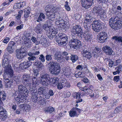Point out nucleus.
<instances>
[{
	"label": "nucleus",
	"mask_w": 122,
	"mask_h": 122,
	"mask_svg": "<svg viewBox=\"0 0 122 122\" xmlns=\"http://www.w3.org/2000/svg\"><path fill=\"white\" fill-rule=\"evenodd\" d=\"M18 88L19 93L17 96L14 95V99L18 103H20L25 100V97L27 96L29 91L25 86L21 85L18 86Z\"/></svg>",
	"instance_id": "f257e3e1"
},
{
	"label": "nucleus",
	"mask_w": 122,
	"mask_h": 122,
	"mask_svg": "<svg viewBox=\"0 0 122 122\" xmlns=\"http://www.w3.org/2000/svg\"><path fill=\"white\" fill-rule=\"evenodd\" d=\"M120 20V18L118 16L115 17L114 19H110L109 22L110 26L112 29L114 30H117L120 28L122 26Z\"/></svg>",
	"instance_id": "f03ea898"
},
{
	"label": "nucleus",
	"mask_w": 122,
	"mask_h": 122,
	"mask_svg": "<svg viewBox=\"0 0 122 122\" xmlns=\"http://www.w3.org/2000/svg\"><path fill=\"white\" fill-rule=\"evenodd\" d=\"M51 79L50 76L47 73H43L40 75V82L43 86H48Z\"/></svg>",
	"instance_id": "7ed1b4c3"
},
{
	"label": "nucleus",
	"mask_w": 122,
	"mask_h": 122,
	"mask_svg": "<svg viewBox=\"0 0 122 122\" xmlns=\"http://www.w3.org/2000/svg\"><path fill=\"white\" fill-rule=\"evenodd\" d=\"M71 33L73 36L76 35L79 37L82 38L83 31L80 25H76L73 27L71 30Z\"/></svg>",
	"instance_id": "20e7f679"
},
{
	"label": "nucleus",
	"mask_w": 122,
	"mask_h": 122,
	"mask_svg": "<svg viewBox=\"0 0 122 122\" xmlns=\"http://www.w3.org/2000/svg\"><path fill=\"white\" fill-rule=\"evenodd\" d=\"M49 64H50L51 66V67H49V69L50 70H51V69L53 67L52 70L53 71L52 74L56 75L60 73V67L58 63L53 61H50L48 63V65Z\"/></svg>",
	"instance_id": "39448f33"
},
{
	"label": "nucleus",
	"mask_w": 122,
	"mask_h": 122,
	"mask_svg": "<svg viewBox=\"0 0 122 122\" xmlns=\"http://www.w3.org/2000/svg\"><path fill=\"white\" fill-rule=\"evenodd\" d=\"M49 64H50L51 66V67H49V69L50 70H51V69L53 67L52 70L53 71L52 74L56 75L60 73V67L58 63L53 61H50L48 63V65Z\"/></svg>",
	"instance_id": "423d86ee"
},
{
	"label": "nucleus",
	"mask_w": 122,
	"mask_h": 122,
	"mask_svg": "<svg viewBox=\"0 0 122 122\" xmlns=\"http://www.w3.org/2000/svg\"><path fill=\"white\" fill-rule=\"evenodd\" d=\"M69 44L71 47H73L75 49H80L81 46V43L79 40H78L75 37H72L69 43Z\"/></svg>",
	"instance_id": "0eeeda50"
},
{
	"label": "nucleus",
	"mask_w": 122,
	"mask_h": 122,
	"mask_svg": "<svg viewBox=\"0 0 122 122\" xmlns=\"http://www.w3.org/2000/svg\"><path fill=\"white\" fill-rule=\"evenodd\" d=\"M92 17L90 15L87 14L86 15L84 23V27L85 29L88 31L90 30L91 23L92 21Z\"/></svg>",
	"instance_id": "6e6552de"
},
{
	"label": "nucleus",
	"mask_w": 122,
	"mask_h": 122,
	"mask_svg": "<svg viewBox=\"0 0 122 122\" xmlns=\"http://www.w3.org/2000/svg\"><path fill=\"white\" fill-rule=\"evenodd\" d=\"M92 25V29L95 32H98L101 31L102 27V25L101 24L100 20H93Z\"/></svg>",
	"instance_id": "1a4fd4ad"
},
{
	"label": "nucleus",
	"mask_w": 122,
	"mask_h": 122,
	"mask_svg": "<svg viewBox=\"0 0 122 122\" xmlns=\"http://www.w3.org/2000/svg\"><path fill=\"white\" fill-rule=\"evenodd\" d=\"M26 55L25 52L23 51L21 49L16 50V57L20 60H21V61L26 56Z\"/></svg>",
	"instance_id": "9d476101"
},
{
	"label": "nucleus",
	"mask_w": 122,
	"mask_h": 122,
	"mask_svg": "<svg viewBox=\"0 0 122 122\" xmlns=\"http://www.w3.org/2000/svg\"><path fill=\"white\" fill-rule=\"evenodd\" d=\"M58 8L56 7H53L51 10L50 13H48V18L52 21L56 17L55 13L58 10Z\"/></svg>",
	"instance_id": "9b49d317"
},
{
	"label": "nucleus",
	"mask_w": 122,
	"mask_h": 122,
	"mask_svg": "<svg viewBox=\"0 0 122 122\" xmlns=\"http://www.w3.org/2000/svg\"><path fill=\"white\" fill-rule=\"evenodd\" d=\"M93 0H81V5L86 9L91 7L93 3Z\"/></svg>",
	"instance_id": "f8f14e48"
},
{
	"label": "nucleus",
	"mask_w": 122,
	"mask_h": 122,
	"mask_svg": "<svg viewBox=\"0 0 122 122\" xmlns=\"http://www.w3.org/2000/svg\"><path fill=\"white\" fill-rule=\"evenodd\" d=\"M82 55L84 57L89 60L92 57V53L88 48H83L82 51Z\"/></svg>",
	"instance_id": "ddd939ff"
},
{
	"label": "nucleus",
	"mask_w": 122,
	"mask_h": 122,
	"mask_svg": "<svg viewBox=\"0 0 122 122\" xmlns=\"http://www.w3.org/2000/svg\"><path fill=\"white\" fill-rule=\"evenodd\" d=\"M80 109L76 108L71 110L70 111L69 115L71 117L77 116L80 113Z\"/></svg>",
	"instance_id": "4468645a"
},
{
	"label": "nucleus",
	"mask_w": 122,
	"mask_h": 122,
	"mask_svg": "<svg viewBox=\"0 0 122 122\" xmlns=\"http://www.w3.org/2000/svg\"><path fill=\"white\" fill-rule=\"evenodd\" d=\"M100 37L98 38L99 41L101 43H103L105 41L107 38L106 33L104 32H102L99 33Z\"/></svg>",
	"instance_id": "2eb2a0df"
},
{
	"label": "nucleus",
	"mask_w": 122,
	"mask_h": 122,
	"mask_svg": "<svg viewBox=\"0 0 122 122\" xmlns=\"http://www.w3.org/2000/svg\"><path fill=\"white\" fill-rule=\"evenodd\" d=\"M2 66L5 68L7 69H11L9 61L7 58H5L3 60Z\"/></svg>",
	"instance_id": "dca6fc26"
},
{
	"label": "nucleus",
	"mask_w": 122,
	"mask_h": 122,
	"mask_svg": "<svg viewBox=\"0 0 122 122\" xmlns=\"http://www.w3.org/2000/svg\"><path fill=\"white\" fill-rule=\"evenodd\" d=\"M31 64V62L30 61H25L21 63L20 65V67L23 70L27 68Z\"/></svg>",
	"instance_id": "f3484780"
},
{
	"label": "nucleus",
	"mask_w": 122,
	"mask_h": 122,
	"mask_svg": "<svg viewBox=\"0 0 122 122\" xmlns=\"http://www.w3.org/2000/svg\"><path fill=\"white\" fill-rule=\"evenodd\" d=\"M8 75H9V76L11 77H13V70L12 69H10L6 70V71L4 73L3 76V77L4 80V81H6V80L9 79L6 77Z\"/></svg>",
	"instance_id": "a211bd4d"
},
{
	"label": "nucleus",
	"mask_w": 122,
	"mask_h": 122,
	"mask_svg": "<svg viewBox=\"0 0 122 122\" xmlns=\"http://www.w3.org/2000/svg\"><path fill=\"white\" fill-rule=\"evenodd\" d=\"M103 51L107 54L111 55L113 52L112 48L110 47L107 46L103 47L102 48Z\"/></svg>",
	"instance_id": "6ab92c4d"
},
{
	"label": "nucleus",
	"mask_w": 122,
	"mask_h": 122,
	"mask_svg": "<svg viewBox=\"0 0 122 122\" xmlns=\"http://www.w3.org/2000/svg\"><path fill=\"white\" fill-rule=\"evenodd\" d=\"M87 31L86 33H83V37L85 39V40L88 41H91L92 37V35L89 32V31H88L87 30Z\"/></svg>",
	"instance_id": "aec40b11"
},
{
	"label": "nucleus",
	"mask_w": 122,
	"mask_h": 122,
	"mask_svg": "<svg viewBox=\"0 0 122 122\" xmlns=\"http://www.w3.org/2000/svg\"><path fill=\"white\" fill-rule=\"evenodd\" d=\"M48 88L45 87H40L38 90V92L39 94H42L45 95L47 93L48 91Z\"/></svg>",
	"instance_id": "412c9836"
},
{
	"label": "nucleus",
	"mask_w": 122,
	"mask_h": 122,
	"mask_svg": "<svg viewBox=\"0 0 122 122\" xmlns=\"http://www.w3.org/2000/svg\"><path fill=\"white\" fill-rule=\"evenodd\" d=\"M68 38L67 36L61 39L58 41H57L59 44H61V45L65 46L68 42Z\"/></svg>",
	"instance_id": "4be33fe9"
},
{
	"label": "nucleus",
	"mask_w": 122,
	"mask_h": 122,
	"mask_svg": "<svg viewBox=\"0 0 122 122\" xmlns=\"http://www.w3.org/2000/svg\"><path fill=\"white\" fill-rule=\"evenodd\" d=\"M58 15H58L56 20H57V21H59L60 25H61V24L64 23V21L63 19V15L61 13H60Z\"/></svg>",
	"instance_id": "5701e85b"
},
{
	"label": "nucleus",
	"mask_w": 122,
	"mask_h": 122,
	"mask_svg": "<svg viewBox=\"0 0 122 122\" xmlns=\"http://www.w3.org/2000/svg\"><path fill=\"white\" fill-rule=\"evenodd\" d=\"M36 61L34 63L35 65L40 69H44V66L41 61L36 60Z\"/></svg>",
	"instance_id": "b1692460"
},
{
	"label": "nucleus",
	"mask_w": 122,
	"mask_h": 122,
	"mask_svg": "<svg viewBox=\"0 0 122 122\" xmlns=\"http://www.w3.org/2000/svg\"><path fill=\"white\" fill-rule=\"evenodd\" d=\"M99 11L98 15L100 16V19H103L104 18H106V13L105 12L104 10L101 9Z\"/></svg>",
	"instance_id": "393cba45"
},
{
	"label": "nucleus",
	"mask_w": 122,
	"mask_h": 122,
	"mask_svg": "<svg viewBox=\"0 0 122 122\" xmlns=\"http://www.w3.org/2000/svg\"><path fill=\"white\" fill-rule=\"evenodd\" d=\"M5 82V86L6 87H10L13 83V81L12 79L6 80V81H4Z\"/></svg>",
	"instance_id": "a878e982"
},
{
	"label": "nucleus",
	"mask_w": 122,
	"mask_h": 122,
	"mask_svg": "<svg viewBox=\"0 0 122 122\" xmlns=\"http://www.w3.org/2000/svg\"><path fill=\"white\" fill-rule=\"evenodd\" d=\"M113 39L115 40L118 43H121L120 44L121 46H122V37L121 36H115L112 37Z\"/></svg>",
	"instance_id": "bb28decb"
},
{
	"label": "nucleus",
	"mask_w": 122,
	"mask_h": 122,
	"mask_svg": "<svg viewBox=\"0 0 122 122\" xmlns=\"http://www.w3.org/2000/svg\"><path fill=\"white\" fill-rule=\"evenodd\" d=\"M45 18V15L43 13H40L38 17L37 18L36 21L37 22H40V21H43Z\"/></svg>",
	"instance_id": "cd10ccee"
},
{
	"label": "nucleus",
	"mask_w": 122,
	"mask_h": 122,
	"mask_svg": "<svg viewBox=\"0 0 122 122\" xmlns=\"http://www.w3.org/2000/svg\"><path fill=\"white\" fill-rule=\"evenodd\" d=\"M7 113L5 109H4L3 111L0 112V115L2 117V120H4L6 118L7 116Z\"/></svg>",
	"instance_id": "c85d7f7f"
},
{
	"label": "nucleus",
	"mask_w": 122,
	"mask_h": 122,
	"mask_svg": "<svg viewBox=\"0 0 122 122\" xmlns=\"http://www.w3.org/2000/svg\"><path fill=\"white\" fill-rule=\"evenodd\" d=\"M23 80V81H31L32 77L29 75H24L21 77Z\"/></svg>",
	"instance_id": "c756f323"
},
{
	"label": "nucleus",
	"mask_w": 122,
	"mask_h": 122,
	"mask_svg": "<svg viewBox=\"0 0 122 122\" xmlns=\"http://www.w3.org/2000/svg\"><path fill=\"white\" fill-rule=\"evenodd\" d=\"M49 34H51L53 35V36H55L58 33V30L54 28V27L50 28L49 30Z\"/></svg>",
	"instance_id": "7c9ffc66"
},
{
	"label": "nucleus",
	"mask_w": 122,
	"mask_h": 122,
	"mask_svg": "<svg viewBox=\"0 0 122 122\" xmlns=\"http://www.w3.org/2000/svg\"><path fill=\"white\" fill-rule=\"evenodd\" d=\"M55 109L53 107H46L44 109V111L45 113H52L54 111Z\"/></svg>",
	"instance_id": "2f4dec72"
},
{
	"label": "nucleus",
	"mask_w": 122,
	"mask_h": 122,
	"mask_svg": "<svg viewBox=\"0 0 122 122\" xmlns=\"http://www.w3.org/2000/svg\"><path fill=\"white\" fill-rule=\"evenodd\" d=\"M70 59L73 63L76 62L78 60L79 57L76 55L71 54L70 56Z\"/></svg>",
	"instance_id": "473e14b6"
},
{
	"label": "nucleus",
	"mask_w": 122,
	"mask_h": 122,
	"mask_svg": "<svg viewBox=\"0 0 122 122\" xmlns=\"http://www.w3.org/2000/svg\"><path fill=\"white\" fill-rule=\"evenodd\" d=\"M24 84V85L30 88V90L32 91V88L31 85V81H23Z\"/></svg>",
	"instance_id": "72a5a7b5"
},
{
	"label": "nucleus",
	"mask_w": 122,
	"mask_h": 122,
	"mask_svg": "<svg viewBox=\"0 0 122 122\" xmlns=\"http://www.w3.org/2000/svg\"><path fill=\"white\" fill-rule=\"evenodd\" d=\"M61 56H59V54L57 52H56L54 55V59L56 60V61L58 62L61 61L62 58H61Z\"/></svg>",
	"instance_id": "f704fd0d"
},
{
	"label": "nucleus",
	"mask_w": 122,
	"mask_h": 122,
	"mask_svg": "<svg viewBox=\"0 0 122 122\" xmlns=\"http://www.w3.org/2000/svg\"><path fill=\"white\" fill-rule=\"evenodd\" d=\"M41 24L38 25L35 28V32L37 34L40 33L41 32L42 30V27L41 26Z\"/></svg>",
	"instance_id": "c9c22d12"
},
{
	"label": "nucleus",
	"mask_w": 122,
	"mask_h": 122,
	"mask_svg": "<svg viewBox=\"0 0 122 122\" xmlns=\"http://www.w3.org/2000/svg\"><path fill=\"white\" fill-rule=\"evenodd\" d=\"M55 7L49 4L46 6L45 8V9L46 11V13L47 15H48V13H50L51 11H49V10L51 8L53 7Z\"/></svg>",
	"instance_id": "e433bc0d"
},
{
	"label": "nucleus",
	"mask_w": 122,
	"mask_h": 122,
	"mask_svg": "<svg viewBox=\"0 0 122 122\" xmlns=\"http://www.w3.org/2000/svg\"><path fill=\"white\" fill-rule=\"evenodd\" d=\"M61 81L62 82L63 87H70V84L66 80H62Z\"/></svg>",
	"instance_id": "4c0bfd02"
},
{
	"label": "nucleus",
	"mask_w": 122,
	"mask_h": 122,
	"mask_svg": "<svg viewBox=\"0 0 122 122\" xmlns=\"http://www.w3.org/2000/svg\"><path fill=\"white\" fill-rule=\"evenodd\" d=\"M66 35L64 33L60 34L58 36L56 37V41H58L60 40L65 37Z\"/></svg>",
	"instance_id": "58836bf2"
},
{
	"label": "nucleus",
	"mask_w": 122,
	"mask_h": 122,
	"mask_svg": "<svg viewBox=\"0 0 122 122\" xmlns=\"http://www.w3.org/2000/svg\"><path fill=\"white\" fill-rule=\"evenodd\" d=\"M24 43L26 46L27 47L29 48L31 46L32 42L30 40H28L25 41Z\"/></svg>",
	"instance_id": "ea45409f"
},
{
	"label": "nucleus",
	"mask_w": 122,
	"mask_h": 122,
	"mask_svg": "<svg viewBox=\"0 0 122 122\" xmlns=\"http://www.w3.org/2000/svg\"><path fill=\"white\" fill-rule=\"evenodd\" d=\"M80 94L79 93H77L76 94V98L77 99L76 101V103H77L82 101V100L80 97Z\"/></svg>",
	"instance_id": "a19ab883"
},
{
	"label": "nucleus",
	"mask_w": 122,
	"mask_h": 122,
	"mask_svg": "<svg viewBox=\"0 0 122 122\" xmlns=\"http://www.w3.org/2000/svg\"><path fill=\"white\" fill-rule=\"evenodd\" d=\"M30 52H29L28 53V55L30 56L28 58V59L29 60L28 61H34L36 59V57L34 55H31Z\"/></svg>",
	"instance_id": "79ce46f5"
},
{
	"label": "nucleus",
	"mask_w": 122,
	"mask_h": 122,
	"mask_svg": "<svg viewBox=\"0 0 122 122\" xmlns=\"http://www.w3.org/2000/svg\"><path fill=\"white\" fill-rule=\"evenodd\" d=\"M53 56L51 54H47L45 56L46 60L47 61H52Z\"/></svg>",
	"instance_id": "37998d69"
},
{
	"label": "nucleus",
	"mask_w": 122,
	"mask_h": 122,
	"mask_svg": "<svg viewBox=\"0 0 122 122\" xmlns=\"http://www.w3.org/2000/svg\"><path fill=\"white\" fill-rule=\"evenodd\" d=\"M16 43L14 41H10L9 43L8 46L10 48H12L14 49L15 46V44Z\"/></svg>",
	"instance_id": "c03bdc74"
},
{
	"label": "nucleus",
	"mask_w": 122,
	"mask_h": 122,
	"mask_svg": "<svg viewBox=\"0 0 122 122\" xmlns=\"http://www.w3.org/2000/svg\"><path fill=\"white\" fill-rule=\"evenodd\" d=\"M51 78V80H52V82L54 84H55L56 85H57V84L59 82V78L57 77H54L53 78Z\"/></svg>",
	"instance_id": "a18cd8bd"
},
{
	"label": "nucleus",
	"mask_w": 122,
	"mask_h": 122,
	"mask_svg": "<svg viewBox=\"0 0 122 122\" xmlns=\"http://www.w3.org/2000/svg\"><path fill=\"white\" fill-rule=\"evenodd\" d=\"M51 26L50 25H47L46 24H44L42 26L43 29L46 31L49 30H50Z\"/></svg>",
	"instance_id": "49530a36"
},
{
	"label": "nucleus",
	"mask_w": 122,
	"mask_h": 122,
	"mask_svg": "<svg viewBox=\"0 0 122 122\" xmlns=\"http://www.w3.org/2000/svg\"><path fill=\"white\" fill-rule=\"evenodd\" d=\"M25 5V2H20L17 4V8H20L23 7Z\"/></svg>",
	"instance_id": "de8ad7c7"
},
{
	"label": "nucleus",
	"mask_w": 122,
	"mask_h": 122,
	"mask_svg": "<svg viewBox=\"0 0 122 122\" xmlns=\"http://www.w3.org/2000/svg\"><path fill=\"white\" fill-rule=\"evenodd\" d=\"M33 53L30 52V55H34L35 56L39 55L40 53V52L39 51H37V49L36 50L33 49Z\"/></svg>",
	"instance_id": "09e8293b"
},
{
	"label": "nucleus",
	"mask_w": 122,
	"mask_h": 122,
	"mask_svg": "<svg viewBox=\"0 0 122 122\" xmlns=\"http://www.w3.org/2000/svg\"><path fill=\"white\" fill-rule=\"evenodd\" d=\"M31 80L33 85L37 84L38 83L37 78L35 77H32Z\"/></svg>",
	"instance_id": "8fccbe9b"
},
{
	"label": "nucleus",
	"mask_w": 122,
	"mask_h": 122,
	"mask_svg": "<svg viewBox=\"0 0 122 122\" xmlns=\"http://www.w3.org/2000/svg\"><path fill=\"white\" fill-rule=\"evenodd\" d=\"M101 9L99 7H95L94 9L93 12L94 13H96L97 14H98L99 13V11H100Z\"/></svg>",
	"instance_id": "3c124183"
},
{
	"label": "nucleus",
	"mask_w": 122,
	"mask_h": 122,
	"mask_svg": "<svg viewBox=\"0 0 122 122\" xmlns=\"http://www.w3.org/2000/svg\"><path fill=\"white\" fill-rule=\"evenodd\" d=\"M31 40L34 43H36V45H38L39 43L38 42L36 38L35 37L32 36L31 38Z\"/></svg>",
	"instance_id": "603ef678"
},
{
	"label": "nucleus",
	"mask_w": 122,
	"mask_h": 122,
	"mask_svg": "<svg viewBox=\"0 0 122 122\" xmlns=\"http://www.w3.org/2000/svg\"><path fill=\"white\" fill-rule=\"evenodd\" d=\"M122 110V107L121 106L117 107L114 111V113H115L117 112H119Z\"/></svg>",
	"instance_id": "864d4df0"
},
{
	"label": "nucleus",
	"mask_w": 122,
	"mask_h": 122,
	"mask_svg": "<svg viewBox=\"0 0 122 122\" xmlns=\"http://www.w3.org/2000/svg\"><path fill=\"white\" fill-rule=\"evenodd\" d=\"M39 59L42 62H43L45 61V57L42 54H41L40 55V57L39 58Z\"/></svg>",
	"instance_id": "5fc2aeb1"
},
{
	"label": "nucleus",
	"mask_w": 122,
	"mask_h": 122,
	"mask_svg": "<svg viewBox=\"0 0 122 122\" xmlns=\"http://www.w3.org/2000/svg\"><path fill=\"white\" fill-rule=\"evenodd\" d=\"M14 49L12 48H10L7 47V49L6 50L8 52L10 53H13L14 51Z\"/></svg>",
	"instance_id": "6e6d98bb"
},
{
	"label": "nucleus",
	"mask_w": 122,
	"mask_h": 122,
	"mask_svg": "<svg viewBox=\"0 0 122 122\" xmlns=\"http://www.w3.org/2000/svg\"><path fill=\"white\" fill-rule=\"evenodd\" d=\"M57 85V88L58 89H61L63 87L62 82L59 83L58 82Z\"/></svg>",
	"instance_id": "4d7b16f0"
},
{
	"label": "nucleus",
	"mask_w": 122,
	"mask_h": 122,
	"mask_svg": "<svg viewBox=\"0 0 122 122\" xmlns=\"http://www.w3.org/2000/svg\"><path fill=\"white\" fill-rule=\"evenodd\" d=\"M68 67H69L67 66L66 67H63L62 69L63 72L64 73L66 74H66V73L69 72V70H68Z\"/></svg>",
	"instance_id": "13d9d810"
},
{
	"label": "nucleus",
	"mask_w": 122,
	"mask_h": 122,
	"mask_svg": "<svg viewBox=\"0 0 122 122\" xmlns=\"http://www.w3.org/2000/svg\"><path fill=\"white\" fill-rule=\"evenodd\" d=\"M121 62V60L119 59L114 61V66H117Z\"/></svg>",
	"instance_id": "bf43d9fd"
},
{
	"label": "nucleus",
	"mask_w": 122,
	"mask_h": 122,
	"mask_svg": "<svg viewBox=\"0 0 122 122\" xmlns=\"http://www.w3.org/2000/svg\"><path fill=\"white\" fill-rule=\"evenodd\" d=\"M82 73L81 72H79L75 74V76L76 78L78 77H81L82 76L81 75Z\"/></svg>",
	"instance_id": "052dcab7"
},
{
	"label": "nucleus",
	"mask_w": 122,
	"mask_h": 122,
	"mask_svg": "<svg viewBox=\"0 0 122 122\" xmlns=\"http://www.w3.org/2000/svg\"><path fill=\"white\" fill-rule=\"evenodd\" d=\"M109 66L110 67H112L113 65H114V62L110 59H109Z\"/></svg>",
	"instance_id": "680f3d73"
},
{
	"label": "nucleus",
	"mask_w": 122,
	"mask_h": 122,
	"mask_svg": "<svg viewBox=\"0 0 122 122\" xmlns=\"http://www.w3.org/2000/svg\"><path fill=\"white\" fill-rule=\"evenodd\" d=\"M48 93L51 96H52L54 95V92L51 89L49 90Z\"/></svg>",
	"instance_id": "e2e57ef3"
},
{
	"label": "nucleus",
	"mask_w": 122,
	"mask_h": 122,
	"mask_svg": "<svg viewBox=\"0 0 122 122\" xmlns=\"http://www.w3.org/2000/svg\"><path fill=\"white\" fill-rule=\"evenodd\" d=\"M23 27V25L22 24L19 25L17 26L16 28L17 30H20L22 29Z\"/></svg>",
	"instance_id": "0e129e2a"
},
{
	"label": "nucleus",
	"mask_w": 122,
	"mask_h": 122,
	"mask_svg": "<svg viewBox=\"0 0 122 122\" xmlns=\"http://www.w3.org/2000/svg\"><path fill=\"white\" fill-rule=\"evenodd\" d=\"M119 76H115L114 77L113 80L116 82H117L119 81Z\"/></svg>",
	"instance_id": "69168bd1"
},
{
	"label": "nucleus",
	"mask_w": 122,
	"mask_h": 122,
	"mask_svg": "<svg viewBox=\"0 0 122 122\" xmlns=\"http://www.w3.org/2000/svg\"><path fill=\"white\" fill-rule=\"evenodd\" d=\"M68 53L66 51H64L61 52L60 54L61 56H66L68 55Z\"/></svg>",
	"instance_id": "338daca9"
},
{
	"label": "nucleus",
	"mask_w": 122,
	"mask_h": 122,
	"mask_svg": "<svg viewBox=\"0 0 122 122\" xmlns=\"http://www.w3.org/2000/svg\"><path fill=\"white\" fill-rule=\"evenodd\" d=\"M10 39L8 37H6L3 41V42L4 43L7 44L9 41Z\"/></svg>",
	"instance_id": "774afa93"
}]
</instances>
